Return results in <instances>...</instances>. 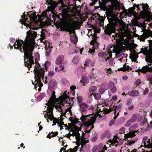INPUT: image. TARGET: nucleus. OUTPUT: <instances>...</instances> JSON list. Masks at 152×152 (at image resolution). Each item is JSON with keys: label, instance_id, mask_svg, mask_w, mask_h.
Returning a JSON list of instances; mask_svg holds the SVG:
<instances>
[{"label": "nucleus", "instance_id": "0eeeda50", "mask_svg": "<svg viewBox=\"0 0 152 152\" xmlns=\"http://www.w3.org/2000/svg\"><path fill=\"white\" fill-rule=\"evenodd\" d=\"M80 111L83 112H85L88 109L89 110H91L92 111L94 110V107L92 106H89L86 103H82L79 105Z\"/></svg>", "mask_w": 152, "mask_h": 152}, {"label": "nucleus", "instance_id": "864d4df0", "mask_svg": "<svg viewBox=\"0 0 152 152\" xmlns=\"http://www.w3.org/2000/svg\"><path fill=\"white\" fill-rule=\"evenodd\" d=\"M54 75V73L52 71H50L48 72V76H53Z\"/></svg>", "mask_w": 152, "mask_h": 152}, {"label": "nucleus", "instance_id": "aec40b11", "mask_svg": "<svg viewBox=\"0 0 152 152\" xmlns=\"http://www.w3.org/2000/svg\"><path fill=\"white\" fill-rule=\"evenodd\" d=\"M70 39L72 42H73L75 44L77 42V36H75L74 35L71 36Z\"/></svg>", "mask_w": 152, "mask_h": 152}, {"label": "nucleus", "instance_id": "3c124183", "mask_svg": "<svg viewBox=\"0 0 152 152\" xmlns=\"http://www.w3.org/2000/svg\"><path fill=\"white\" fill-rule=\"evenodd\" d=\"M56 108L57 110H58V111H60V112H62L63 113V112L62 111V107L60 106H56Z\"/></svg>", "mask_w": 152, "mask_h": 152}, {"label": "nucleus", "instance_id": "a18cd8bd", "mask_svg": "<svg viewBox=\"0 0 152 152\" xmlns=\"http://www.w3.org/2000/svg\"><path fill=\"white\" fill-rule=\"evenodd\" d=\"M148 139V137H143V139L142 140V142L144 144V145L145 146H146V143L145 142V141L147 140Z\"/></svg>", "mask_w": 152, "mask_h": 152}, {"label": "nucleus", "instance_id": "f03ea898", "mask_svg": "<svg viewBox=\"0 0 152 152\" xmlns=\"http://www.w3.org/2000/svg\"><path fill=\"white\" fill-rule=\"evenodd\" d=\"M34 71L35 82H36V83L35 84V88H36L37 87H39L38 91H40L41 90V88L43 85L42 83L41 78L43 80L45 75L44 70L43 68H41L39 69H35Z\"/></svg>", "mask_w": 152, "mask_h": 152}, {"label": "nucleus", "instance_id": "49530a36", "mask_svg": "<svg viewBox=\"0 0 152 152\" xmlns=\"http://www.w3.org/2000/svg\"><path fill=\"white\" fill-rule=\"evenodd\" d=\"M138 140V138H136L134 140H132L131 141H129V144L130 145H132L134 144L136 141Z\"/></svg>", "mask_w": 152, "mask_h": 152}, {"label": "nucleus", "instance_id": "bb28decb", "mask_svg": "<svg viewBox=\"0 0 152 152\" xmlns=\"http://www.w3.org/2000/svg\"><path fill=\"white\" fill-rule=\"evenodd\" d=\"M22 40H20V41L22 43H21L19 41L16 42L13 45H17L18 48H20L22 47V44H23L24 43H23L21 41Z\"/></svg>", "mask_w": 152, "mask_h": 152}, {"label": "nucleus", "instance_id": "8fccbe9b", "mask_svg": "<svg viewBox=\"0 0 152 152\" xmlns=\"http://www.w3.org/2000/svg\"><path fill=\"white\" fill-rule=\"evenodd\" d=\"M80 134L79 132H78L77 135L75 136L76 139L77 141H79L80 140Z\"/></svg>", "mask_w": 152, "mask_h": 152}, {"label": "nucleus", "instance_id": "e433bc0d", "mask_svg": "<svg viewBox=\"0 0 152 152\" xmlns=\"http://www.w3.org/2000/svg\"><path fill=\"white\" fill-rule=\"evenodd\" d=\"M147 119L145 118H144V120L141 123L140 125L142 126H144L147 122Z\"/></svg>", "mask_w": 152, "mask_h": 152}, {"label": "nucleus", "instance_id": "6ab92c4d", "mask_svg": "<svg viewBox=\"0 0 152 152\" xmlns=\"http://www.w3.org/2000/svg\"><path fill=\"white\" fill-rule=\"evenodd\" d=\"M92 95H94L95 99L96 100H99L101 98V95L100 93H96L94 94H93V93L89 95V97L90 98Z\"/></svg>", "mask_w": 152, "mask_h": 152}, {"label": "nucleus", "instance_id": "1a4fd4ad", "mask_svg": "<svg viewBox=\"0 0 152 152\" xmlns=\"http://www.w3.org/2000/svg\"><path fill=\"white\" fill-rule=\"evenodd\" d=\"M122 103L120 104L118 106H116L115 107L113 106V107H110L109 109H105V112L106 113H110L111 111H112L113 110L114 108L115 107V108L114 110V111L115 113H116V110H118L120 109L122 107Z\"/></svg>", "mask_w": 152, "mask_h": 152}, {"label": "nucleus", "instance_id": "79ce46f5", "mask_svg": "<svg viewBox=\"0 0 152 152\" xmlns=\"http://www.w3.org/2000/svg\"><path fill=\"white\" fill-rule=\"evenodd\" d=\"M78 102L79 103H82L83 101V97L82 96H79L77 97Z\"/></svg>", "mask_w": 152, "mask_h": 152}, {"label": "nucleus", "instance_id": "c85d7f7f", "mask_svg": "<svg viewBox=\"0 0 152 152\" xmlns=\"http://www.w3.org/2000/svg\"><path fill=\"white\" fill-rule=\"evenodd\" d=\"M97 89V88L95 86H90L89 88V90L90 92H94Z\"/></svg>", "mask_w": 152, "mask_h": 152}, {"label": "nucleus", "instance_id": "c03bdc74", "mask_svg": "<svg viewBox=\"0 0 152 152\" xmlns=\"http://www.w3.org/2000/svg\"><path fill=\"white\" fill-rule=\"evenodd\" d=\"M79 132L77 130H74L72 134H71V136L74 137L75 136L77 135Z\"/></svg>", "mask_w": 152, "mask_h": 152}, {"label": "nucleus", "instance_id": "dca6fc26", "mask_svg": "<svg viewBox=\"0 0 152 152\" xmlns=\"http://www.w3.org/2000/svg\"><path fill=\"white\" fill-rule=\"evenodd\" d=\"M55 93L56 92L55 91H53L52 92L51 94V96L48 102H49L51 103H53L54 102L56 99Z\"/></svg>", "mask_w": 152, "mask_h": 152}, {"label": "nucleus", "instance_id": "09e8293b", "mask_svg": "<svg viewBox=\"0 0 152 152\" xmlns=\"http://www.w3.org/2000/svg\"><path fill=\"white\" fill-rule=\"evenodd\" d=\"M64 69V67H62V68H61V69H60L59 68H58V67H56L55 69L56 72H59L63 70Z\"/></svg>", "mask_w": 152, "mask_h": 152}, {"label": "nucleus", "instance_id": "603ef678", "mask_svg": "<svg viewBox=\"0 0 152 152\" xmlns=\"http://www.w3.org/2000/svg\"><path fill=\"white\" fill-rule=\"evenodd\" d=\"M51 134L52 135V137H54L56 136V135H57L58 134V132H54H54H51Z\"/></svg>", "mask_w": 152, "mask_h": 152}, {"label": "nucleus", "instance_id": "4c0bfd02", "mask_svg": "<svg viewBox=\"0 0 152 152\" xmlns=\"http://www.w3.org/2000/svg\"><path fill=\"white\" fill-rule=\"evenodd\" d=\"M114 84L113 82H110L109 84H108L107 86L108 88L111 89L114 86Z\"/></svg>", "mask_w": 152, "mask_h": 152}, {"label": "nucleus", "instance_id": "6e6552de", "mask_svg": "<svg viewBox=\"0 0 152 152\" xmlns=\"http://www.w3.org/2000/svg\"><path fill=\"white\" fill-rule=\"evenodd\" d=\"M106 17L110 22L113 23L115 21L116 18L115 14L112 12H109L106 14Z\"/></svg>", "mask_w": 152, "mask_h": 152}, {"label": "nucleus", "instance_id": "ddd939ff", "mask_svg": "<svg viewBox=\"0 0 152 152\" xmlns=\"http://www.w3.org/2000/svg\"><path fill=\"white\" fill-rule=\"evenodd\" d=\"M129 96H137L139 95V92L137 90H132L129 91L128 94Z\"/></svg>", "mask_w": 152, "mask_h": 152}, {"label": "nucleus", "instance_id": "b1692460", "mask_svg": "<svg viewBox=\"0 0 152 152\" xmlns=\"http://www.w3.org/2000/svg\"><path fill=\"white\" fill-rule=\"evenodd\" d=\"M79 62V58L78 56H75L72 60V62L74 64H77Z\"/></svg>", "mask_w": 152, "mask_h": 152}, {"label": "nucleus", "instance_id": "680f3d73", "mask_svg": "<svg viewBox=\"0 0 152 152\" xmlns=\"http://www.w3.org/2000/svg\"><path fill=\"white\" fill-rule=\"evenodd\" d=\"M149 53H152V44L149 45Z\"/></svg>", "mask_w": 152, "mask_h": 152}, {"label": "nucleus", "instance_id": "de8ad7c7", "mask_svg": "<svg viewBox=\"0 0 152 152\" xmlns=\"http://www.w3.org/2000/svg\"><path fill=\"white\" fill-rule=\"evenodd\" d=\"M132 102V100L131 99L129 98L127 99L126 105L129 106L130 105Z\"/></svg>", "mask_w": 152, "mask_h": 152}, {"label": "nucleus", "instance_id": "37998d69", "mask_svg": "<svg viewBox=\"0 0 152 152\" xmlns=\"http://www.w3.org/2000/svg\"><path fill=\"white\" fill-rule=\"evenodd\" d=\"M149 89L148 88H146L143 91V95H145L147 94L149 92Z\"/></svg>", "mask_w": 152, "mask_h": 152}, {"label": "nucleus", "instance_id": "0e129e2a", "mask_svg": "<svg viewBox=\"0 0 152 152\" xmlns=\"http://www.w3.org/2000/svg\"><path fill=\"white\" fill-rule=\"evenodd\" d=\"M134 108V107L133 105H131L130 106L128 107V109L129 110H132Z\"/></svg>", "mask_w": 152, "mask_h": 152}, {"label": "nucleus", "instance_id": "4468645a", "mask_svg": "<svg viewBox=\"0 0 152 152\" xmlns=\"http://www.w3.org/2000/svg\"><path fill=\"white\" fill-rule=\"evenodd\" d=\"M90 44L93 45V48L94 49L98 48L99 46V43L95 39L92 40L90 42Z\"/></svg>", "mask_w": 152, "mask_h": 152}, {"label": "nucleus", "instance_id": "69168bd1", "mask_svg": "<svg viewBox=\"0 0 152 152\" xmlns=\"http://www.w3.org/2000/svg\"><path fill=\"white\" fill-rule=\"evenodd\" d=\"M134 5L135 7H136L137 8L138 11H139L140 10V9L139 7V4H134Z\"/></svg>", "mask_w": 152, "mask_h": 152}, {"label": "nucleus", "instance_id": "2f4dec72", "mask_svg": "<svg viewBox=\"0 0 152 152\" xmlns=\"http://www.w3.org/2000/svg\"><path fill=\"white\" fill-rule=\"evenodd\" d=\"M64 125V122L62 121L59 122L58 121V125L61 128L60 130H61L62 129L63 127V125Z\"/></svg>", "mask_w": 152, "mask_h": 152}, {"label": "nucleus", "instance_id": "9b49d317", "mask_svg": "<svg viewBox=\"0 0 152 152\" xmlns=\"http://www.w3.org/2000/svg\"><path fill=\"white\" fill-rule=\"evenodd\" d=\"M111 134L109 131H107L104 132L101 135V137L102 139H103L105 137L109 139L111 137Z\"/></svg>", "mask_w": 152, "mask_h": 152}, {"label": "nucleus", "instance_id": "5701e85b", "mask_svg": "<svg viewBox=\"0 0 152 152\" xmlns=\"http://www.w3.org/2000/svg\"><path fill=\"white\" fill-rule=\"evenodd\" d=\"M57 82L54 80H51L50 83H49V85L50 86L53 87L55 86H56L57 85Z\"/></svg>", "mask_w": 152, "mask_h": 152}, {"label": "nucleus", "instance_id": "393cba45", "mask_svg": "<svg viewBox=\"0 0 152 152\" xmlns=\"http://www.w3.org/2000/svg\"><path fill=\"white\" fill-rule=\"evenodd\" d=\"M46 49V56H49L52 52V49L51 48H48Z\"/></svg>", "mask_w": 152, "mask_h": 152}, {"label": "nucleus", "instance_id": "cd10ccee", "mask_svg": "<svg viewBox=\"0 0 152 152\" xmlns=\"http://www.w3.org/2000/svg\"><path fill=\"white\" fill-rule=\"evenodd\" d=\"M48 118L50 119L51 121L53 120L54 118L53 116V112H50V113H48Z\"/></svg>", "mask_w": 152, "mask_h": 152}, {"label": "nucleus", "instance_id": "ea45409f", "mask_svg": "<svg viewBox=\"0 0 152 152\" xmlns=\"http://www.w3.org/2000/svg\"><path fill=\"white\" fill-rule=\"evenodd\" d=\"M135 50H134V54L133 55V58L134 59H135V61H136V59L138 58V54H136L135 53Z\"/></svg>", "mask_w": 152, "mask_h": 152}, {"label": "nucleus", "instance_id": "f257e3e1", "mask_svg": "<svg viewBox=\"0 0 152 152\" xmlns=\"http://www.w3.org/2000/svg\"><path fill=\"white\" fill-rule=\"evenodd\" d=\"M30 29L27 32V36L29 41L24 42L23 40L21 41L24 43L23 46V51L25 52V64L26 66L29 68L32 67V64H34V57L32 55L33 52L34 48V44L35 39L36 38L37 32L32 30H38V28H30Z\"/></svg>", "mask_w": 152, "mask_h": 152}, {"label": "nucleus", "instance_id": "412c9836", "mask_svg": "<svg viewBox=\"0 0 152 152\" xmlns=\"http://www.w3.org/2000/svg\"><path fill=\"white\" fill-rule=\"evenodd\" d=\"M87 142H88V141H87L86 140H81V141L80 144L81 145V147L80 150V152H83V151L82 150V148Z\"/></svg>", "mask_w": 152, "mask_h": 152}, {"label": "nucleus", "instance_id": "5fc2aeb1", "mask_svg": "<svg viewBox=\"0 0 152 152\" xmlns=\"http://www.w3.org/2000/svg\"><path fill=\"white\" fill-rule=\"evenodd\" d=\"M52 17L53 18V20H54V22L56 21V18H58V19H59V16H57V15H52Z\"/></svg>", "mask_w": 152, "mask_h": 152}, {"label": "nucleus", "instance_id": "bf43d9fd", "mask_svg": "<svg viewBox=\"0 0 152 152\" xmlns=\"http://www.w3.org/2000/svg\"><path fill=\"white\" fill-rule=\"evenodd\" d=\"M115 120L114 119H112L110 122L109 124V126H111L113 124Z\"/></svg>", "mask_w": 152, "mask_h": 152}, {"label": "nucleus", "instance_id": "f704fd0d", "mask_svg": "<svg viewBox=\"0 0 152 152\" xmlns=\"http://www.w3.org/2000/svg\"><path fill=\"white\" fill-rule=\"evenodd\" d=\"M141 83V80L140 79H138L134 82V84L137 86L140 85Z\"/></svg>", "mask_w": 152, "mask_h": 152}, {"label": "nucleus", "instance_id": "72a5a7b5", "mask_svg": "<svg viewBox=\"0 0 152 152\" xmlns=\"http://www.w3.org/2000/svg\"><path fill=\"white\" fill-rule=\"evenodd\" d=\"M123 66L124 67L126 71V70H129V69L131 70L132 69L131 68H130L129 66V65L127 66L126 63H125L123 65Z\"/></svg>", "mask_w": 152, "mask_h": 152}, {"label": "nucleus", "instance_id": "c9c22d12", "mask_svg": "<svg viewBox=\"0 0 152 152\" xmlns=\"http://www.w3.org/2000/svg\"><path fill=\"white\" fill-rule=\"evenodd\" d=\"M138 127V125L135 124L131 126L130 128L129 129H130L132 130H134L136 129Z\"/></svg>", "mask_w": 152, "mask_h": 152}, {"label": "nucleus", "instance_id": "473e14b6", "mask_svg": "<svg viewBox=\"0 0 152 152\" xmlns=\"http://www.w3.org/2000/svg\"><path fill=\"white\" fill-rule=\"evenodd\" d=\"M143 6L142 8L143 10H147V9H150L149 8L148 5L147 4H143L142 3Z\"/></svg>", "mask_w": 152, "mask_h": 152}, {"label": "nucleus", "instance_id": "4be33fe9", "mask_svg": "<svg viewBox=\"0 0 152 152\" xmlns=\"http://www.w3.org/2000/svg\"><path fill=\"white\" fill-rule=\"evenodd\" d=\"M104 31L106 34H107L109 35H110L112 34V29L110 28H107L105 29Z\"/></svg>", "mask_w": 152, "mask_h": 152}, {"label": "nucleus", "instance_id": "a878e982", "mask_svg": "<svg viewBox=\"0 0 152 152\" xmlns=\"http://www.w3.org/2000/svg\"><path fill=\"white\" fill-rule=\"evenodd\" d=\"M137 115L136 114H133L130 120L132 123H134L135 122L137 119Z\"/></svg>", "mask_w": 152, "mask_h": 152}, {"label": "nucleus", "instance_id": "7ed1b4c3", "mask_svg": "<svg viewBox=\"0 0 152 152\" xmlns=\"http://www.w3.org/2000/svg\"><path fill=\"white\" fill-rule=\"evenodd\" d=\"M58 28L61 31L69 32V34H75V29L72 24L69 23L66 20H62L58 24Z\"/></svg>", "mask_w": 152, "mask_h": 152}, {"label": "nucleus", "instance_id": "e2e57ef3", "mask_svg": "<svg viewBox=\"0 0 152 152\" xmlns=\"http://www.w3.org/2000/svg\"><path fill=\"white\" fill-rule=\"evenodd\" d=\"M98 55L99 56L103 58L104 56V53L103 52L99 53Z\"/></svg>", "mask_w": 152, "mask_h": 152}, {"label": "nucleus", "instance_id": "f8f14e48", "mask_svg": "<svg viewBox=\"0 0 152 152\" xmlns=\"http://www.w3.org/2000/svg\"><path fill=\"white\" fill-rule=\"evenodd\" d=\"M52 104L49 102L46 104L48 106L47 108L48 111L47 112V113H50V112H53L54 106Z\"/></svg>", "mask_w": 152, "mask_h": 152}, {"label": "nucleus", "instance_id": "7c9ffc66", "mask_svg": "<svg viewBox=\"0 0 152 152\" xmlns=\"http://www.w3.org/2000/svg\"><path fill=\"white\" fill-rule=\"evenodd\" d=\"M93 123L92 122H87L86 124L87 126V127H90L92 125V127H91V128L90 131H91V130L94 127V126L93 125Z\"/></svg>", "mask_w": 152, "mask_h": 152}, {"label": "nucleus", "instance_id": "a211bd4d", "mask_svg": "<svg viewBox=\"0 0 152 152\" xmlns=\"http://www.w3.org/2000/svg\"><path fill=\"white\" fill-rule=\"evenodd\" d=\"M51 64V63L50 62L48 61H46L45 62L44 64H42V66H44L45 69H44V68H43V69L44 70V71H45H45H47L48 70V67L50 66Z\"/></svg>", "mask_w": 152, "mask_h": 152}, {"label": "nucleus", "instance_id": "39448f33", "mask_svg": "<svg viewBox=\"0 0 152 152\" xmlns=\"http://www.w3.org/2000/svg\"><path fill=\"white\" fill-rule=\"evenodd\" d=\"M61 101L59 102L60 104L62 105H64V104H69V105H71V102L72 101L73 98H72V100L71 102L69 101L70 100V98L65 92L64 93V95L61 96Z\"/></svg>", "mask_w": 152, "mask_h": 152}, {"label": "nucleus", "instance_id": "f3484780", "mask_svg": "<svg viewBox=\"0 0 152 152\" xmlns=\"http://www.w3.org/2000/svg\"><path fill=\"white\" fill-rule=\"evenodd\" d=\"M148 47L145 48H142L141 49V50L140 52V53H143L144 55H146V54L149 53V50H148Z\"/></svg>", "mask_w": 152, "mask_h": 152}, {"label": "nucleus", "instance_id": "774afa93", "mask_svg": "<svg viewBox=\"0 0 152 152\" xmlns=\"http://www.w3.org/2000/svg\"><path fill=\"white\" fill-rule=\"evenodd\" d=\"M97 148V147L96 146H94L92 149V152H95L96 151Z\"/></svg>", "mask_w": 152, "mask_h": 152}, {"label": "nucleus", "instance_id": "4d7b16f0", "mask_svg": "<svg viewBox=\"0 0 152 152\" xmlns=\"http://www.w3.org/2000/svg\"><path fill=\"white\" fill-rule=\"evenodd\" d=\"M53 120V124L52 125V126H53L55 125L56 124V123H58V121L59 120H58V119L56 118V120Z\"/></svg>", "mask_w": 152, "mask_h": 152}, {"label": "nucleus", "instance_id": "c756f323", "mask_svg": "<svg viewBox=\"0 0 152 152\" xmlns=\"http://www.w3.org/2000/svg\"><path fill=\"white\" fill-rule=\"evenodd\" d=\"M40 29L41 30L40 32L41 34H40V36L41 38L42 39H44L45 37L44 31L42 30V29Z\"/></svg>", "mask_w": 152, "mask_h": 152}, {"label": "nucleus", "instance_id": "338daca9", "mask_svg": "<svg viewBox=\"0 0 152 152\" xmlns=\"http://www.w3.org/2000/svg\"><path fill=\"white\" fill-rule=\"evenodd\" d=\"M148 96L149 98H152V91H150L148 94Z\"/></svg>", "mask_w": 152, "mask_h": 152}, {"label": "nucleus", "instance_id": "a19ab883", "mask_svg": "<svg viewBox=\"0 0 152 152\" xmlns=\"http://www.w3.org/2000/svg\"><path fill=\"white\" fill-rule=\"evenodd\" d=\"M91 60L90 59H86L85 61V63L84 65L85 66H88V64L90 63Z\"/></svg>", "mask_w": 152, "mask_h": 152}, {"label": "nucleus", "instance_id": "6e6d98bb", "mask_svg": "<svg viewBox=\"0 0 152 152\" xmlns=\"http://www.w3.org/2000/svg\"><path fill=\"white\" fill-rule=\"evenodd\" d=\"M147 142L148 143V145H149V146L148 147L152 148V143L151 142H151L150 140L148 139V140L147 141Z\"/></svg>", "mask_w": 152, "mask_h": 152}, {"label": "nucleus", "instance_id": "13d9d810", "mask_svg": "<svg viewBox=\"0 0 152 152\" xmlns=\"http://www.w3.org/2000/svg\"><path fill=\"white\" fill-rule=\"evenodd\" d=\"M111 91L112 93H115L116 91V88L115 86H114L111 89Z\"/></svg>", "mask_w": 152, "mask_h": 152}, {"label": "nucleus", "instance_id": "58836bf2", "mask_svg": "<svg viewBox=\"0 0 152 152\" xmlns=\"http://www.w3.org/2000/svg\"><path fill=\"white\" fill-rule=\"evenodd\" d=\"M132 123V122L131 120H129L126 122L125 125L126 127H128Z\"/></svg>", "mask_w": 152, "mask_h": 152}, {"label": "nucleus", "instance_id": "9d476101", "mask_svg": "<svg viewBox=\"0 0 152 152\" xmlns=\"http://www.w3.org/2000/svg\"><path fill=\"white\" fill-rule=\"evenodd\" d=\"M64 56L62 55L59 56L56 60V64L57 65L62 64L64 61Z\"/></svg>", "mask_w": 152, "mask_h": 152}, {"label": "nucleus", "instance_id": "423d86ee", "mask_svg": "<svg viewBox=\"0 0 152 152\" xmlns=\"http://www.w3.org/2000/svg\"><path fill=\"white\" fill-rule=\"evenodd\" d=\"M31 14L30 15L28 14V13L27 15L25 14V12L23 13V15H22L21 17L22 18H23L24 21L25 22H28V18L26 17L27 16L29 17L30 18V20H35L37 19V17L36 15V12H32V11L31 12Z\"/></svg>", "mask_w": 152, "mask_h": 152}, {"label": "nucleus", "instance_id": "20e7f679", "mask_svg": "<svg viewBox=\"0 0 152 152\" xmlns=\"http://www.w3.org/2000/svg\"><path fill=\"white\" fill-rule=\"evenodd\" d=\"M141 72L146 74V77L149 81L152 80V66L149 67L148 65L143 66L140 69Z\"/></svg>", "mask_w": 152, "mask_h": 152}, {"label": "nucleus", "instance_id": "2eb2a0df", "mask_svg": "<svg viewBox=\"0 0 152 152\" xmlns=\"http://www.w3.org/2000/svg\"><path fill=\"white\" fill-rule=\"evenodd\" d=\"M125 138L126 139H128V138L132 137H134L136 135L134 131L132 132H129L126 134H125Z\"/></svg>", "mask_w": 152, "mask_h": 152}, {"label": "nucleus", "instance_id": "052dcab7", "mask_svg": "<svg viewBox=\"0 0 152 152\" xmlns=\"http://www.w3.org/2000/svg\"><path fill=\"white\" fill-rule=\"evenodd\" d=\"M125 131V128L123 127H121L120 129V133H124Z\"/></svg>", "mask_w": 152, "mask_h": 152}]
</instances>
